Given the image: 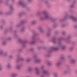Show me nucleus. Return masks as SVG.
<instances>
[{"label": "nucleus", "instance_id": "f257e3e1", "mask_svg": "<svg viewBox=\"0 0 77 77\" xmlns=\"http://www.w3.org/2000/svg\"><path fill=\"white\" fill-rule=\"evenodd\" d=\"M44 14L45 15V16H46L45 18H47L48 17V14H47V13L46 12H45L44 13Z\"/></svg>", "mask_w": 77, "mask_h": 77}, {"label": "nucleus", "instance_id": "f03ea898", "mask_svg": "<svg viewBox=\"0 0 77 77\" xmlns=\"http://www.w3.org/2000/svg\"><path fill=\"white\" fill-rule=\"evenodd\" d=\"M53 49H54V50H57L58 49V48H53Z\"/></svg>", "mask_w": 77, "mask_h": 77}, {"label": "nucleus", "instance_id": "7ed1b4c3", "mask_svg": "<svg viewBox=\"0 0 77 77\" xmlns=\"http://www.w3.org/2000/svg\"><path fill=\"white\" fill-rule=\"evenodd\" d=\"M43 73H44V74H45L46 73H47V72L45 71H43Z\"/></svg>", "mask_w": 77, "mask_h": 77}, {"label": "nucleus", "instance_id": "20e7f679", "mask_svg": "<svg viewBox=\"0 0 77 77\" xmlns=\"http://www.w3.org/2000/svg\"><path fill=\"white\" fill-rule=\"evenodd\" d=\"M36 71L37 72V74H38V69H36Z\"/></svg>", "mask_w": 77, "mask_h": 77}, {"label": "nucleus", "instance_id": "39448f33", "mask_svg": "<svg viewBox=\"0 0 77 77\" xmlns=\"http://www.w3.org/2000/svg\"><path fill=\"white\" fill-rule=\"evenodd\" d=\"M19 4L20 5H22V2H19Z\"/></svg>", "mask_w": 77, "mask_h": 77}, {"label": "nucleus", "instance_id": "423d86ee", "mask_svg": "<svg viewBox=\"0 0 77 77\" xmlns=\"http://www.w3.org/2000/svg\"><path fill=\"white\" fill-rule=\"evenodd\" d=\"M15 75V74H13L12 75V76L13 77H14Z\"/></svg>", "mask_w": 77, "mask_h": 77}, {"label": "nucleus", "instance_id": "0eeeda50", "mask_svg": "<svg viewBox=\"0 0 77 77\" xmlns=\"http://www.w3.org/2000/svg\"><path fill=\"white\" fill-rule=\"evenodd\" d=\"M60 64V63H59L57 64V65L58 66V65H59V64Z\"/></svg>", "mask_w": 77, "mask_h": 77}, {"label": "nucleus", "instance_id": "6e6552de", "mask_svg": "<svg viewBox=\"0 0 77 77\" xmlns=\"http://www.w3.org/2000/svg\"><path fill=\"white\" fill-rule=\"evenodd\" d=\"M72 18H73V19H75V18H74V17H72Z\"/></svg>", "mask_w": 77, "mask_h": 77}, {"label": "nucleus", "instance_id": "1a4fd4ad", "mask_svg": "<svg viewBox=\"0 0 77 77\" xmlns=\"http://www.w3.org/2000/svg\"><path fill=\"white\" fill-rule=\"evenodd\" d=\"M34 42H33V43H32L31 44H34Z\"/></svg>", "mask_w": 77, "mask_h": 77}, {"label": "nucleus", "instance_id": "9d476101", "mask_svg": "<svg viewBox=\"0 0 77 77\" xmlns=\"http://www.w3.org/2000/svg\"><path fill=\"white\" fill-rule=\"evenodd\" d=\"M43 68V67H42V69Z\"/></svg>", "mask_w": 77, "mask_h": 77}, {"label": "nucleus", "instance_id": "9b49d317", "mask_svg": "<svg viewBox=\"0 0 77 77\" xmlns=\"http://www.w3.org/2000/svg\"><path fill=\"white\" fill-rule=\"evenodd\" d=\"M1 69H0V70H1Z\"/></svg>", "mask_w": 77, "mask_h": 77}]
</instances>
